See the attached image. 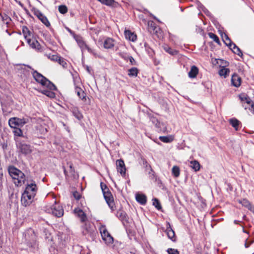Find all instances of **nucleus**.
Masks as SVG:
<instances>
[{
	"mask_svg": "<svg viewBox=\"0 0 254 254\" xmlns=\"http://www.w3.org/2000/svg\"><path fill=\"white\" fill-rule=\"evenodd\" d=\"M37 187L34 182L27 184L24 192L22 193L21 198V204L24 206L29 205L33 201L37 192Z\"/></svg>",
	"mask_w": 254,
	"mask_h": 254,
	"instance_id": "1",
	"label": "nucleus"
},
{
	"mask_svg": "<svg viewBox=\"0 0 254 254\" xmlns=\"http://www.w3.org/2000/svg\"><path fill=\"white\" fill-rule=\"evenodd\" d=\"M8 172L16 186H21L24 184L25 180V175L21 171L14 167H10L8 169Z\"/></svg>",
	"mask_w": 254,
	"mask_h": 254,
	"instance_id": "2",
	"label": "nucleus"
},
{
	"mask_svg": "<svg viewBox=\"0 0 254 254\" xmlns=\"http://www.w3.org/2000/svg\"><path fill=\"white\" fill-rule=\"evenodd\" d=\"M100 187L106 202L110 208L112 210H114L115 208V203L113 195L110 191L109 188L107 187V185L103 182L100 183Z\"/></svg>",
	"mask_w": 254,
	"mask_h": 254,
	"instance_id": "3",
	"label": "nucleus"
},
{
	"mask_svg": "<svg viewBox=\"0 0 254 254\" xmlns=\"http://www.w3.org/2000/svg\"><path fill=\"white\" fill-rule=\"evenodd\" d=\"M33 76L36 81L40 83L42 86L48 87L50 89H56L54 84L36 71L33 72Z\"/></svg>",
	"mask_w": 254,
	"mask_h": 254,
	"instance_id": "4",
	"label": "nucleus"
},
{
	"mask_svg": "<svg viewBox=\"0 0 254 254\" xmlns=\"http://www.w3.org/2000/svg\"><path fill=\"white\" fill-rule=\"evenodd\" d=\"M16 146L18 152L24 155L30 154L33 150V147L24 141H17Z\"/></svg>",
	"mask_w": 254,
	"mask_h": 254,
	"instance_id": "5",
	"label": "nucleus"
},
{
	"mask_svg": "<svg viewBox=\"0 0 254 254\" xmlns=\"http://www.w3.org/2000/svg\"><path fill=\"white\" fill-rule=\"evenodd\" d=\"M99 230L102 239L107 244H112L113 242V238L108 232L106 227L102 225L100 227Z\"/></svg>",
	"mask_w": 254,
	"mask_h": 254,
	"instance_id": "6",
	"label": "nucleus"
},
{
	"mask_svg": "<svg viewBox=\"0 0 254 254\" xmlns=\"http://www.w3.org/2000/svg\"><path fill=\"white\" fill-rule=\"evenodd\" d=\"M49 213H51L57 217H60L64 215V210L60 204L55 203L48 209Z\"/></svg>",
	"mask_w": 254,
	"mask_h": 254,
	"instance_id": "7",
	"label": "nucleus"
},
{
	"mask_svg": "<svg viewBox=\"0 0 254 254\" xmlns=\"http://www.w3.org/2000/svg\"><path fill=\"white\" fill-rule=\"evenodd\" d=\"M28 122V120L13 118L9 119V125L11 127L16 128L17 127H22Z\"/></svg>",
	"mask_w": 254,
	"mask_h": 254,
	"instance_id": "8",
	"label": "nucleus"
},
{
	"mask_svg": "<svg viewBox=\"0 0 254 254\" xmlns=\"http://www.w3.org/2000/svg\"><path fill=\"white\" fill-rule=\"evenodd\" d=\"M34 15H35L46 26H50V23L47 18L38 9H34L33 10Z\"/></svg>",
	"mask_w": 254,
	"mask_h": 254,
	"instance_id": "9",
	"label": "nucleus"
},
{
	"mask_svg": "<svg viewBox=\"0 0 254 254\" xmlns=\"http://www.w3.org/2000/svg\"><path fill=\"white\" fill-rule=\"evenodd\" d=\"M27 43L29 46L33 49L37 51H41L42 50V47L39 43L37 40L35 38H30L26 40Z\"/></svg>",
	"mask_w": 254,
	"mask_h": 254,
	"instance_id": "10",
	"label": "nucleus"
},
{
	"mask_svg": "<svg viewBox=\"0 0 254 254\" xmlns=\"http://www.w3.org/2000/svg\"><path fill=\"white\" fill-rule=\"evenodd\" d=\"M67 165L68 166L69 169L66 170L64 166H63L64 174L66 177H75V170L73 167V164L71 162H67Z\"/></svg>",
	"mask_w": 254,
	"mask_h": 254,
	"instance_id": "11",
	"label": "nucleus"
},
{
	"mask_svg": "<svg viewBox=\"0 0 254 254\" xmlns=\"http://www.w3.org/2000/svg\"><path fill=\"white\" fill-rule=\"evenodd\" d=\"M117 169L122 176H125L126 169L124 161L122 159L118 160L116 162Z\"/></svg>",
	"mask_w": 254,
	"mask_h": 254,
	"instance_id": "12",
	"label": "nucleus"
},
{
	"mask_svg": "<svg viewBox=\"0 0 254 254\" xmlns=\"http://www.w3.org/2000/svg\"><path fill=\"white\" fill-rule=\"evenodd\" d=\"M76 41L78 43V46L80 47L82 51L85 50H87L89 52H92V50L87 46L86 43L80 37H77L76 38Z\"/></svg>",
	"mask_w": 254,
	"mask_h": 254,
	"instance_id": "13",
	"label": "nucleus"
},
{
	"mask_svg": "<svg viewBox=\"0 0 254 254\" xmlns=\"http://www.w3.org/2000/svg\"><path fill=\"white\" fill-rule=\"evenodd\" d=\"M231 82L233 85L235 87H239L241 84V78L237 74H234L232 76Z\"/></svg>",
	"mask_w": 254,
	"mask_h": 254,
	"instance_id": "14",
	"label": "nucleus"
},
{
	"mask_svg": "<svg viewBox=\"0 0 254 254\" xmlns=\"http://www.w3.org/2000/svg\"><path fill=\"white\" fill-rule=\"evenodd\" d=\"M103 45L105 49H111L115 45L114 40L112 38H107L105 40Z\"/></svg>",
	"mask_w": 254,
	"mask_h": 254,
	"instance_id": "15",
	"label": "nucleus"
},
{
	"mask_svg": "<svg viewBox=\"0 0 254 254\" xmlns=\"http://www.w3.org/2000/svg\"><path fill=\"white\" fill-rule=\"evenodd\" d=\"M74 212L77 216L80 219L82 222H84L87 219V217L85 213L79 208H75L74 209Z\"/></svg>",
	"mask_w": 254,
	"mask_h": 254,
	"instance_id": "16",
	"label": "nucleus"
},
{
	"mask_svg": "<svg viewBox=\"0 0 254 254\" xmlns=\"http://www.w3.org/2000/svg\"><path fill=\"white\" fill-rule=\"evenodd\" d=\"M169 226L167 227L166 230V233L168 236V237L172 240L173 241H176L175 232L171 228L170 224H168Z\"/></svg>",
	"mask_w": 254,
	"mask_h": 254,
	"instance_id": "17",
	"label": "nucleus"
},
{
	"mask_svg": "<svg viewBox=\"0 0 254 254\" xmlns=\"http://www.w3.org/2000/svg\"><path fill=\"white\" fill-rule=\"evenodd\" d=\"M125 35L126 39H127L130 41L134 42L136 40L137 36H136V34H135L133 32H131L129 30H126L125 31Z\"/></svg>",
	"mask_w": 254,
	"mask_h": 254,
	"instance_id": "18",
	"label": "nucleus"
},
{
	"mask_svg": "<svg viewBox=\"0 0 254 254\" xmlns=\"http://www.w3.org/2000/svg\"><path fill=\"white\" fill-rule=\"evenodd\" d=\"M150 120L155 125L156 127L159 130H162V127L164 126V125L163 123H160L156 118L151 116L150 117Z\"/></svg>",
	"mask_w": 254,
	"mask_h": 254,
	"instance_id": "19",
	"label": "nucleus"
},
{
	"mask_svg": "<svg viewBox=\"0 0 254 254\" xmlns=\"http://www.w3.org/2000/svg\"><path fill=\"white\" fill-rule=\"evenodd\" d=\"M198 73V68L193 65L191 67L190 70L189 72V76L191 78H195Z\"/></svg>",
	"mask_w": 254,
	"mask_h": 254,
	"instance_id": "20",
	"label": "nucleus"
},
{
	"mask_svg": "<svg viewBox=\"0 0 254 254\" xmlns=\"http://www.w3.org/2000/svg\"><path fill=\"white\" fill-rule=\"evenodd\" d=\"M136 201L141 204H145L146 202V197L142 194H136L135 196Z\"/></svg>",
	"mask_w": 254,
	"mask_h": 254,
	"instance_id": "21",
	"label": "nucleus"
},
{
	"mask_svg": "<svg viewBox=\"0 0 254 254\" xmlns=\"http://www.w3.org/2000/svg\"><path fill=\"white\" fill-rule=\"evenodd\" d=\"M190 166L194 170V171L197 172L199 170L200 165L197 161L193 160L190 162Z\"/></svg>",
	"mask_w": 254,
	"mask_h": 254,
	"instance_id": "22",
	"label": "nucleus"
},
{
	"mask_svg": "<svg viewBox=\"0 0 254 254\" xmlns=\"http://www.w3.org/2000/svg\"><path fill=\"white\" fill-rule=\"evenodd\" d=\"M54 90V89H50L49 88L47 87V89H43L42 92L47 96L52 98L55 97V94L53 91Z\"/></svg>",
	"mask_w": 254,
	"mask_h": 254,
	"instance_id": "23",
	"label": "nucleus"
},
{
	"mask_svg": "<svg viewBox=\"0 0 254 254\" xmlns=\"http://www.w3.org/2000/svg\"><path fill=\"white\" fill-rule=\"evenodd\" d=\"M229 47L232 49L234 53L240 56H242L243 54L240 49L234 43L230 44Z\"/></svg>",
	"mask_w": 254,
	"mask_h": 254,
	"instance_id": "24",
	"label": "nucleus"
},
{
	"mask_svg": "<svg viewBox=\"0 0 254 254\" xmlns=\"http://www.w3.org/2000/svg\"><path fill=\"white\" fill-rule=\"evenodd\" d=\"M76 92L78 97L81 99L83 101H86V94L80 88H76Z\"/></svg>",
	"mask_w": 254,
	"mask_h": 254,
	"instance_id": "25",
	"label": "nucleus"
},
{
	"mask_svg": "<svg viewBox=\"0 0 254 254\" xmlns=\"http://www.w3.org/2000/svg\"><path fill=\"white\" fill-rule=\"evenodd\" d=\"M94 232L93 228L89 224H86L84 227L83 233L84 235L92 234Z\"/></svg>",
	"mask_w": 254,
	"mask_h": 254,
	"instance_id": "26",
	"label": "nucleus"
},
{
	"mask_svg": "<svg viewBox=\"0 0 254 254\" xmlns=\"http://www.w3.org/2000/svg\"><path fill=\"white\" fill-rule=\"evenodd\" d=\"M230 70L229 68L223 67L219 71L220 76H223L225 78L229 73Z\"/></svg>",
	"mask_w": 254,
	"mask_h": 254,
	"instance_id": "27",
	"label": "nucleus"
},
{
	"mask_svg": "<svg viewBox=\"0 0 254 254\" xmlns=\"http://www.w3.org/2000/svg\"><path fill=\"white\" fill-rule=\"evenodd\" d=\"M172 173L173 175L175 178H178L180 176V170L178 166H174L172 168Z\"/></svg>",
	"mask_w": 254,
	"mask_h": 254,
	"instance_id": "28",
	"label": "nucleus"
},
{
	"mask_svg": "<svg viewBox=\"0 0 254 254\" xmlns=\"http://www.w3.org/2000/svg\"><path fill=\"white\" fill-rule=\"evenodd\" d=\"M138 74V69L136 67H132L128 70V75L129 76H137Z\"/></svg>",
	"mask_w": 254,
	"mask_h": 254,
	"instance_id": "29",
	"label": "nucleus"
},
{
	"mask_svg": "<svg viewBox=\"0 0 254 254\" xmlns=\"http://www.w3.org/2000/svg\"><path fill=\"white\" fill-rule=\"evenodd\" d=\"M164 50L171 55H176L178 54V51L174 50L170 47L166 46L164 47Z\"/></svg>",
	"mask_w": 254,
	"mask_h": 254,
	"instance_id": "30",
	"label": "nucleus"
},
{
	"mask_svg": "<svg viewBox=\"0 0 254 254\" xmlns=\"http://www.w3.org/2000/svg\"><path fill=\"white\" fill-rule=\"evenodd\" d=\"M45 55L50 60L54 62H57L60 56L57 55H52L51 54H45Z\"/></svg>",
	"mask_w": 254,
	"mask_h": 254,
	"instance_id": "31",
	"label": "nucleus"
},
{
	"mask_svg": "<svg viewBox=\"0 0 254 254\" xmlns=\"http://www.w3.org/2000/svg\"><path fill=\"white\" fill-rule=\"evenodd\" d=\"M22 32L26 40L31 38V33L28 28L26 27H23Z\"/></svg>",
	"mask_w": 254,
	"mask_h": 254,
	"instance_id": "32",
	"label": "nucleus"
},
{
	"mask_svg": "<svg viewBox=\"0 0 254 254\" xmlns=\"http://www.w3.org/2000/svg\"><path fill=\"white\" fill-rule=\"evenodd\" d=\"M159 139L164 142H170L173 141V137L171 136H161L159 137Z\"/></svg>",
	"mask_w": 254,
	"mask_h": 254,
	"instance_id": "33",
	"label": "nucleus"
},
{
	"mask_svg": "<svg viewBox=\"0 0 254 254\" xmlns=\"http://www.w3.org/2000/svg\"><path fill=\"white\" fill-rule=\"evenodd\" d=\"M231 125L236 129L238 130V128L239 125V121L237 119H233L230 120Z\"/></svg>",
	"mask_w": 254,
	"mask_h": 254,
	"instance_id": "34",
	"label": "nucleus"
},
{
	"mask_svg": "<svg viewBox=\"0 0 254 254\" xmlns=\"http://www.w3.org/2000/svg\"><path fill=\"white\" fill-rule=\"evenodd\" d=\"M57 62L64 68H66L67 66V63L66 61L62 57H60Z\"/></svg>",
	"mask_w": 254,
	"mask_h": 254,
	"instance_id": "35",
	"label": "nucleus"
},
{
	"mask_svg": "<svg viewBox=\"0 0 254 254\" xmlns=\"http://www.w3.org/2000/svg\"><path fill=\"white\" fill-rule=\"evenodd\" d=\"M153 205L158 210L161 208V204L157 198L153 199Z\"/></svg>",
	"mask_w": 254,
	"mask_h": 254,
	"instance_id": "36",
	"label": "nucleus"
},
{
	"mask_svg": "<svg viewBox=\"0 0 254 254\" xmlns=\"http://www.w3.org/2000/svg\"><path fill=\"white\" fill-rule=\"evenodd\" d=\"M222 38L225 43L228 46H229L230 44L233 43L231 42V40L226 34H225L224 36L222 37Z\"/></svg>",
	"mask_w": 254,
	"mask_h": 254,
	"instance_id": "37",
	"label": "nucleus"
},
{
	"mask_svg": "<svg viewBox=\"0 0 254 254\" xmlns=\"http://www.w3.org/2000/svg\"><path fill=\"white\" fill-rule=\"evenodd\" d=\"M59 10L60 13L64 14L67 12V8L65 5H62L59 6Z\"/></svg>",
	"mask_w": 254,
	"mask_h": 254,
	"instance_id": "38",
	"label": "nucleus"
},
{
	"mask_svg": "<svg viewBox=\"0 0 254 254\" xmlns=\"http://www.w3.org/2000/svg\"><path fill=\"white\" fill-rule=\"evenodd\" d=\"M209 36L210 38L214 40V41H215V42H216L217 43H219V38L215 34H214L212 33H209Z\"/></svg>",
	"mask_w": 254,
	"mask_h": 254,
	"instance_id": "39",
	"label": "nucleus"
},
{
	"mask_svg": "<svg viewBox=\"0 0 254 254\" xmlns=\"http://www.w3.org/2000/svg\"><path fill=\"white\" fill-rule=\"evenodd\" d=\"M240 98L242 101L246 102L247 104L251 103L252 101L248 97L240 96Z\"/></svg>",
	"mask_w": 254,
	"mask_h": 254,
	"instance_id": "40",
	"label": "nucleus"
},
{
	"mask_svg": "<svg viewBox=\"0 0 254 254\" xmlns=\"http://www.w3.org/2000/svg\"><path fill=\"white\" fill-rule=\"evenodd\" d=\"M15 129L14 130V134L16 136H21L22 135V130L18 128L17 127H16V128H14Z\"/></svg>",
	"mask_w": 254,
	"mask_h": 254,
	"instance_id": "41",
	"label": "nucleus"
},
{
	"mask_svg": "<svg viewBox=\"0 0 254 254\" xmlns=\"http://www.w3.org/2000/svg\"><path fill=\"white\" fill-rule=\"evenodd\" d=\"M168 254H179V252L177 250L169 248L167 251Z\"/></svg>",
	"mask_w": 254,
	"mask_h": 254,
	"instance_id": "42",
	"label": "nucleus"
},
{
	"mask_svg": "<svg viewBox=\"0 0 254 254\" xmlns=\"http://www.w3.org/2000/svg\"><path fill=\"white\" fill-rule=\"evenodd\" d=\"M250 106V107L249 108V110L251 111V112L254 114V103L252 101H251V104H248Z\"/></svg>",
	"mask_w": 254,
	"mask_h": 254,
	"instance_id": "43",
	"label": "nucleus"
},
{
	"mask_svg": "<svg viewBox=\"0 0 254 254\" xmlns=\"http://www.w3.org/2000/svg\"><path fill=\"white\" fill-rule=\"evenodd\" d=\"M73 195L74 197L77 200L79 199L81 197L80 194L77 191L74 192Z\"/></svg>",
	"mask_w": 254,
	"mask_h": 254,
	"instance_id": "44",
	"label": "nucleus"
},
{
	"mask_svg": "<svg viewBox=\"0 0 254 254\" xmlns=\"http://www.w3.org/2000/svg\"><path fill=\"white\" fill-rule=\"evenodd\" d=\"M129 62H130V64L132 65H135L136 64V62H135V60L132 57H130L129 58Z\"/></svg>",
	"mask_w": 254,
	"mask_h": 254,
	"instance_id": "45",
	"label": "nucleus"
},
{
	"mask_svg": "<svg viewBox=\"0 0 254 254\" xmlns=\"http://www.w3.org/2000/svg\"><path fill=\"white\" fill-rule=\"evenodd\" d=\"M4 54V51L2 47L0 45V56H2Z\"/></svg>",
	"mask_w": 254,
	"mask_h": 254,
	"instance_id": "46",
	"label": "nucleus"
},
{
	"mask_svg": "<svg viewBox=\"0 0 254 254\" xmlns=\"http://www.w3.org/2000/svg\"><path fill=\"white\" fill-rule=\"evenodd\" d=\"M252 243V242H251L249 243V242H248V240H247V241H246L245 244V247H246V248H248V247H249V246H250V244H251V243Z\"/></svg>",
	"mask_w": 254,
	"mask_h": 254,
	"instance_id": "47",
	"label": "nucleus"
},
{
	"mask_svg": "<svg viewBox=\"0 0 254 254\" xmlns=\"http://www.w3.org/2000/svg\"><path fill=\"white\" fill-rule=\"evenodd\" d=\"M76 117L78 119L80 120L82 118V116L80 113H78L76 115Z\"/></svg>",
	"mask_w": 254,
	"mask_h": 254,
	"instance_id": "48",
	"label": "nucleus"
},
{
	"mask_svg": "<svg viewBox=\"0 0 254 254\" xmlns=\"http://www.w3.org/2000/svg\"><path fill=\"white\" fill-rule=\"evenodd\" d=\"M3 174L2 173L1 166L0 165V181L1 180Z\"/></svg>",
	"mask_w": 254,
	"mask_h": 254,
	"instance_id": "49",
	"label": "nucleus"
},
{
	"mask_svg": "<svg viewBox=\"0 0 254 254\" xmlns=\"http://www.w3.org/2000/svg\"><path fill=\"white\" fill-rule=\"evenodd\" d=\"M244 203H243V204L245 205L246 206H247L248 204H249V202H248V201H247L246 200H244Z\"/></svg>",
	"mask_w": 254,
	"mask_h": 254,
	"instance_id": "50",
	"label": "nucleus"
},
{
	"mask_svg": "<svg viewBox=\"0 0 254 254\" xmlns=\"http://www.w3.org/2000/svg\"><path fill=\"white\" fill-rule=\"evenodd\" d=\"M99 32H96V34H98Z\"/></svg>",
	"mask_w": 254,
	"mask_h": 254,
	"instance_id": "51",
	"label": "nucleus"
},
{
	"mask_svg": "<svg viewBox=\"0 0 254 254\" xmlns=\"http://www.w3.org/2000/svg\"><path fill=\"white\" fill-rule=\"evenodd\" d=\"M247 108H248V107H246V106L245 107V109H247Z\"/></svg>",
	"mask_w": 254,
	"mask_h": 254,
	"instance_id": "52",
	"label": "nucleus"
}]
</instances>
